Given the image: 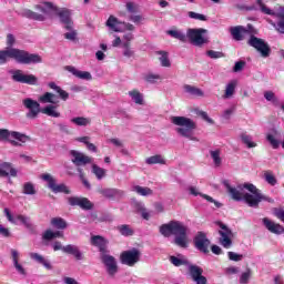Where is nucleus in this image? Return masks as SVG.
Returning <instances> with one entry per match:
<instances>
[{"label":"nucleus","mask_w":284,"mask_h":284,"mask_svg":"<svg viewBox=\"0 0 284 284\" xmlns=\"http://www.w3.org/2000/svg\"><path fill=\"white\" fill-rule=\"evenodd\" d=\"M36 10H39V12H34L33 10H24L23 14L27 17V19H33V21H45V14H49V12L54 11L61 23L64 24L65 30H71L74 26L72 19H71V10L68 8H62L59 10L54 3L51 1H44L43 3H39L34 6Z\"/></svg>","instance_id":"nucleus-1"},{"label":"nucleus","mask_w":284,"mask_h":284,"mask_svg":"<svg viewBox=\"0 0 284 284\" xmlns=\"http://www.w3.org/2000/svg\"><path fill=\"white\" fill-rule=\"evenodd\" d=\"M224 185L233 201L244 200L250 207H258L261 201H268V203H274V199H270V196H265L264 194H262L261 190H258V187H256L254 183H244L243 185V187H245V190H248L251 194H243V192H241V190H243L241 185H239V187H232V185H230L227 181L224 182Z\"/></svg>","instance_id":"nucleus-2"},{"label":"nucleus","mask_w":284,"mask_h":284,"mask_svg":"<svg viewBox=\"0 0 284 284\" xmlns=\"http://www.w3.org/2000/svg\"><path fill=\"white\" fill-rule=\"evenodd\" d=\"M16 43L14 34H7V48L6 50H0V65L8 63L10 59H14L18 63H42V57L40 54H31L27 50H20L19 48H12Z\"/></svg>","instance_id":"nucleus-3"},{"label":"nucleus","mask_w":284,"mask_h":284,"mask_svg":"<svg viewBox=\"0 0 284 284\" xmlns=\"http://www.w3.org/2000/svg\"><path fill=\"white\" fill-rule=\"evenodd\" d=\"M54 99L55 94H53L52 92H44V94L40 97L39 101H41L42 103H50V105H45V108L42 109L39 101H36L34 99L30 98L23 99L22 103L24 108L29 110V112H27V118L37 119L40 112H42V114H47L48 116H61L60 112L57 111V105H52V103H57Z\"/></svg>","instance_id":"nucleus-4"},{"label":"nucleus","mask_w":284,"mask_h":284,"mask_svg":"<svg viewBox=\"0 0 284 284\" xmlns=\"http://www.w3.org/2000/svg\"><path fill=\"white\" fill-rule=\"evenodd\" d=\"M160 233L165 237H170L173 234L175 236V245L179 247H187V226L181 221H170L169 223H164L160 227Z\"/></svg>","instance_id":"nucleus-5"},{"label":"nucleus","mask_w":284,"mask_h":284,"mask_svg":"<svg viewBox=\"0 0 284 284\" xmlns=\"http://www.w3.org/2000/svg\"><path fill=\"white\" fill-rule=\"evenodd\" d=\"M171 121L174 125H178L176 132L181 136L190 139V141H199L196 136H193V130H196L197 125L195 121L189 119L187 116H172Z\"/></svg>","instance_id":"nucleus-6"},{"label":"nucleus","mask_w":284,"mask_h":284,"mask_svg":"<svg viewBox=\"0 0 284 284\" xmlns=\"http://www.w3.org/2000/svg\"><path fill=\"white\" fill-rule=\"evenodd\" d=\"M30 140V136L21 132H10V130L0 128V141H9L11 145L18 148Z\"/></svg>","instance_id":"nucleus-7"},{"label":"nucleus","mask_w":284,"mask_h":284,"mask_svg":"<svg viewBox=\"0 0 284 284\" xmlns=\"http://www.w3.org/2000/svg\"><path fill=\"white\" fill-rule=\"evenodd\" d=\"M206 33L207 30L205 28H189L186 30L187 41H190V43L193 45L201 48L205 43H209L207 37H204Z\"/></svg>","instance_id":"nucleus-8"},{"label":"nucleus","mask_w":284,"mask_h":284,"mask_svg":"<svg viewBox=\"0 0 284 284\" xmlns=\"http://www.w3.org/2000/svg\"><path fill=\"white\" fill-rule=\"evenodd\" d=\"M247 43L252 48H255V50H257L263 58L270 57L272 52V48H270L268 43L264 39L255 37V34H251Z\"/></svg>","instance_id":"nucleus-9"},{"label":"nucleus","mask_w":284,"mask_h":284,"mask_svg":"<svg viewBox=\"0 0 284 284\" xmlns=\"http://www.w3.org/2000/svg\"><path fill=\"white\" fill-rule=\"evenodd\" d=\"M216 224L221 230L219 231L220 234V243L225 247L226 250H230L233 245L232 237L234 236L232 230L225 225V223H222V221H217Z\"/></svg>","instance_id":"nucleus-10"},{"label":"nucleus","mask_w":284,"mask_h":284,"mask_svg":"<svg viewBox=\"0 0 284 284\" xmlns=\"http://www.w3.org/2000/svg\"><path fill=\"white\" fill-rule=\"evenodd\" d=\"M53 250L54 252L61 250L62 252H64V254H71L72 256H74V258H77V261H82L83 258V254L78 245H62L61 241H55L53 243Z\"/></svg>","instance_id":"nucleus-11"},{"label":"nucleus","mask_w":284,"mask_h":284,"mask_svg":"<svg viewBox=\"0 0 284 284\" xmlns=\"http://www.w3.org/2000/svg\"><path fill=\"white\" fill-rule=\"evenodd\" d=\"M41 179L48 182L49 189L54 194H59V193L71 194V190H69L68 185H65L64 183L58 184L57 180L53 176H51V174H42Z\"/></svg>","instance_id":"nucleus-12"},{"label":"nucleus","mask_w":284,"mask_h":284,"mask_svg":"<svg viewBox=\"0 0 284 284\" xmlns=\"http://www.w3.org/2000/svg\"><path fill=\"white\" fill-rule=\"evenodd\" d=\"M41 179L48 182L49 189L54 194H59V193L71 194V190H69L68 185H65L64 183L58 184L57 180L53 176H51V174H42Z\"/></svg>","instance_id":"nucleus-13"},{"label":"nucleus","mask_w":284,"mask_h":284,"mask_svg":"<svg viewBox=\"0 0 284 284\" xmlns=\"http://www.w3.org/2000/svg\"><path fill=\"white\" fill-rule=\"evenodd\" d=\"M12 80L17 83H27L28 85H38V77L36 74H26L23 70H12Z\"/></svg>","instance_id":"nucleus-14"},{"label":"nucleus","mask_w":284,"mask_h":284,"mask_svg":"<svg viewBox=\"0 0 284 284\" xmlns=\"http://www.w3.org/2000/svg\"><path fill=\"white\" fill-rule=\"evenodd\" d=\"M120 258L123 265H129V267H133L135 263H139L141 258V252L136 247H133L132 250L122 252Z\"/></svg>","instance_id":"nucleus-15"},{"label":"nucleus","mask_w":284,"mask_h":284,"mask_svg":"<svg viewBox=\"0 0 284 284\" xmlns=\"http://www.w3.org/2000/svg\"><path fill=\"white\" fill-rule=\"evenodd\" d=\"M193 243L196 250L203 254L210 253L211 241L207 239V234H205V232H197L196 236L193 239Z\"/></svg>","instance_id":"nucleus-16"},{"label":"nucleus","mask_w":284,"mask_h":284,"mask_svg":"<svg viewBox=\"0 0 284 284\" xmlns=\"http://www.w3.org/2000/svg\"><path fill=\"white\" fill-rule=\"evenodd\" d=\"M257 3H260L262 12L277 17L278 21L277 23H273V26L277 32L284 34V12H273L270 8H267V6H265V3H263L262 0H257Z\"/></svg>","instance_id":"nucleus-17"},{"label":"nucleus","mask_w":284,"mask_h":284,"mask_svg":"<svg viewBox=\"0 0 284 284\" xmlns=\"http://www.w3.org/2000/svg\"><path fill=\"white\" fill-rule=\"evenodd\" d=\"M68 203L72 207L78 205L81 210H93L94 207V203L87 196H69Z\"/></svg>","instance_id":"nucleus-18"},{"label":"nucleus","mask_w":284,"mask_h":284,"mask_svg":"<svg viewBox=\"0 0 284 284\" xmlns=\"http://www.w3.org/2000/svg\"><path fill=\"white\" fill-rule=\"evenodd\" d=\"M101 260L106 267L108 274H110V276H114L118 272V263L114 256H111L110 254H106V252H104L101 256Z\"/></svg>","instance_id":"nucleus-19"},{"label":"nucleus","mask_w":284,"mask_h":284,"mask_svg":"<svg viewBox=\"0 0 284 284\" xmlns=\"http://www.w3.org/2000/svg\"><path fill=\"white\" fill-rule=\"evenodd\" d=\"M189 272L196 284H207L206 276H203V267H200L199 265H189Z\"/></svg>","instance_id":"nucleus-20"},{"label":"nucleus","mask_w":284,"mask_h":284,"mask_svg":"<svg viewBox=\"0 0 284 284\" xmlns=\"http://www.w3.org/2000/svg\"><path fill=\"white\" fill-rule=\"evenodd\" d=\"M70 154L72 156V163H74V165H77L78 168L92 163L91 156L83 154V152H79L78 150H71Z\"/></svg>","instance_id":"nucleus-21"},{"label":"nucleus","mask_w":284,"mask_h":284,"mask_svg":"<svg viewBox=\"0 0 284 284\" xmlns=\"http://www.w3.org/2000/svg\"><path fill=\"white\" fill-rule=\"evenodd\" d=\"M64 70L71 72L78 79H83L84 81H91L92 74L88 71L78 70L74 65H65Z\"/></svg>","instance_id":"nucleus-22"},{"label":"nucleus","mask_w":284,"mask_h":284,"mask_svg":"<svg viewBox=\"0 0 284 284\" xmlns=\"http://www.w3.org/2000/svg\"><path fill=\"white\" fill-rule=\"evenodd\" d=\"M263 224L265 225L266 230L271 232L272 234H283L284 227L281 225V223H274V221H271L270 219L265 217L263 219Z\"/></svg>","instance_id":"nucleus-23"},{"label":"nucleus","mask_w":284,"mask_h":284,"mask_svg":"<svg viewBox=\"0 0 284 284\" xmlns=\"http://www.w3.org/2000/svg\"><path fill=\"white\" fill-rule=\"evenodd\" d=\"M91 244L99 247L101 256H103L104 252H108V241L103 236H91Z\"/></svg>","instance_id":"nucleus-24"},{"label":"nucleus","mask_w":284,"mask_h":284,"mask_svg":"<svg viewBox=\"0 0 284 284\" xmlns=\"http://www.w3.org/2000/svg\"><path fill=\"white\" fill-rule=\"evenodd\" d=\"M0 176H18V170L13 168L12 163H1Z\"/></svg>","instance_id":"nucleus-25"},{"label":"nucleus","mask_w":284,"mask_h":284,"mask_svg":"<svg viewBox=\"0 0 284 284\" xmlns=\"http://www.w3.org/2000/svg\"><path fill=\"white\" fill-rule=\"evenodd\" d=\"M247 32L248 30L244 28V26H235L234 28H231V34L235 41H243Z\"/></svg>","instance_id":"nucleus-26"},{"label":"nucleus","mask_w":284,"mask_h":284,"mask_svg":"<svg viewBox=\"0 0 284 284\" xmlns=\"http://www.w3.org/2000/svg\"><path fill=\"white\" fill-rule=\"evenodd\" d=\"M30 258H32L37 263H40L41 265H43V267H45V270H53V265L51 264V262L48 261V258H44V256H42V254H38L37 252H31Z\"/></svg>","instance_id":"nucleus-27"},{"label":"nucleus","mask_w":284,"mask_h":284,"mask_svg":"<svg viewBox=\"0 0 284 284\" xmlns=\"http://www.w3.org/2000/svg\"><path fill=\"white\" fill-rule=\"evenodd\" d=\"M106 26H108V28H111V30H113L114 32L122 31V28H121L122 21H119V19L116 17H114L113 14H111L108 18Z\"/></svg>","instance_id":"nucleus-28"},{"label":"nucleus","mask_w":284,"mask_h":284,"mask_svg":"<svg viewBox=\"0 0 284 284\" xmlns=\"http://www.w3.org/2000/svg\"><path fill=\"white\" fill-rule=\"evenodd\" d=\"M64 234L63 232H60V230H57V232H52V230H45V232L42 234L43 241H53V239H63Z\"/></svg>","instance_id":"nucleus-29"},{"label":"nucleus","mask_w":284,"mask_h":284,"mask_svg":"<svg viewBox=\"0 0 284 284\" xmlns=\"http://www.w3.org/2000/svg\"><path fill=\"white\" fill-rule=\"evenodd\" d=\"M236 85H237V81L235 80L230 81L225 88L223 99H231L232 97H234V93L236 92Z\"/></svg>","instance_id":"nucleus-30"},{"label":"nucleus","mask_w":284,"mask_h":284,"mask_svg":"<svg viewBox=\"0 0 284 284\" xmlns=\"http://www.w3.org/2000/svg\"><path fill=\"white\" fill-rule=\"evenodd\" d=\"M51 225H52V227H55L60 232H61V230H67V227H68L67 221L64 219H62L61 216H55V217L51 219Z\"/></svg>","instance_id":"nucleus-31"},{"label":"nucleus","mask_w":284,"mask_h":284,"mask_svg":"<svg viewBox=\"0 0 284 284\" xmlns=\"http://www.w3.org/2000/svg\"><path fill=\"white\" fill-rule=\"evenodd\" d=\"M99 192H100V194H102V196H105L106 199H114L119 194H123V192H121V190H116L114 187H106L103 190H99Z\"/></svg>","instance_id":"nucleus-32"},{"label":"nucleus","mask_w":284,"mask_h":284,"mask_svg":"<svg viewBox=\"0 0 284 284\" xmlns=\"http://www.w3.org/2000/svg\"><path fill=\"white\" fill-rule=\"evenodd\" d=\"M49 88H51L52 90H55V92L59 94L60 99H62V101H68L70 94L69 92H67L65 90H62V88H60V85H57V83H54V81H51L49 83Z\"/></svg>","instance_id":"nucleus-33"},{"label":"nucleus","mask_w":284,"mask_h":284,"mask_svg":"<svg viewBox=\"0 0 284 284\" xmlns=\"http://www.w3.org/2000/svg\"><path fill=\"white\" fill-rule=\"evenodd\" d=\"M145 163H148V165H155L156 163L165 165L166 161L161 154H155L154 156H149Z\"/></svg>","instance_id":"nucleus-34"},{"label":"nucleus","mask_w":284,"mask_h":284,"mask_svg":"<svg viewBox=\"0 0 284 284\" xmlns=\"http://www.w3.org/2000/svg\"><path fill=\"white\" fill-rule=\"evenodd\" d=\"M169 34L174 39H179L183 43H186V41H189L187 32L185 34L184 32H181V30H169Z\"/></svg>","instance_id":"nucleus-35"},{"label":"nucleus","mask_w":284,"mask_h":284,"mask_svg":"<svg viewBox=\"0 0 284 284\" xmlns=\"http://www.w3.org/2000/svg\"><path fill=\"white\" fill-rule=\"evenodd\" d=\"M116 230L120 234H122V236H133L134 234V230L131 227V225H118Z\"/></svg>","instance_id":"nucleus-36"},{"label":"nucleus","mask_w":284,"mask_h":284,"mask_svg":"<svg viewBox=\"0 0 284 284\" xmlns=\"http://www.w3.org/2000/svg\"><path fill=\"white\" fill-rule=\"evenodd\" d=\"M17 221H20V223H22V225H24V227H27L30 231H33V224L31 223V220L29 216H24L23 214H18L16 216Z\"/></svg>","instance_id":"nucleus-37"},{"label":"nucleus","mask_w":284,"mask_h":284,"mask_svg":"<svg viewBox=\"0 0 284 284\" xmlns=\"http://www.w3.org/2000/svg\"><path fill=\"white\" fill-rule=\"evenodd\" d=\"M133 192H136V194H140L141 196H150L153 194V190H151V187H142V185H134Z\"/></svg>","instance_id":"nucleus-38"},{"label":"nucleus","mask_w":284,"mask_h":284,"mask_svg":"<svg viewBox=\"0 0 284 284\" xmlns=\"http://www.w3.org/2000/svg\"><path fill=\"white\" fill-rule=\"evenodd\" d=\"M129 94L133 99L134 103H138L139 105H143L144 103L143 94H141L139 90H131Z\"/></svg>","instance_id":"nucleus-39"},{"label":"nucleus","mask_w":284,"mask_h":284,"mask_svg":"<svg viewBox=\"0 0 284 284\" xmlns=\"http://www.w3.org/2000/svg\"><path fill=\"white\" fill-rule=\"evenodd\" d=\"M156 53L160 54L161 65H163V68H170L171 61L169 59L168 52H165V50H159Z\"/></svg>","instance_id":"nucleus-40"},{"label":"nucleus","mask_w":284,"mask_h":284,"mask_svg":"<svg viewBox=\"0 0 284 284\" xmlns=\"http://www.w3.org/2000/svg\"><path fill=\"white\" fill-rule=\"evenodd\" d=\"M71 122L74 123L75 125H90L91 119H88L85 116H74L71 119Z\"/></svg>","instance_id":"nucleus-41"},{"label":"nucleus","mask_w":284,"mask_h":284,"mask_svg":"<svg viewBox=\"0 0 284 284\" xmlns=\"http://www.w3.org/2000/svg\"><path fill=\"white\" fill-rule=\"evenodd\" d=\"M92 172L93 174H95L97 179L99 180L103 179L106 174V171L97 164L92 165Z\"/></svg>","instance_id":"nucleus-42"},{"label":"nucleus","mask_w":284,"mask_h":284,"mask_svg":"<svg viewBox=\"0 0 284 284\" xmlns=\"http://www.w3.org/2000/svg\"><path fill=\"white\" fill-rule=\"evenodd\" d=\"M264 179L270 185H276L277 179L274 176L273 172L267 170L264 172Z\"/></svg>","instance_id":"nucleus-43"},{"label":"nucleus","mask_w":284,"mask_h":284,"mask_svg":"<svg viewBox=\"0 0 284 284\" xmlns=\"http://www.w3.org/2000/svg\"><path fill=\"white\" fill-rule=\"evenodd\" d=\"M211 156L214 161V164L216 166H220L222 163L221 150H211Z\"/></svg>","instance_id":"nucleus-44"},{"label":"nucleus","mask_w":284,"mask_h":284,"mask_svg":"<svg viewBox=\"0 0 284 284\" xmlns=\"http://www.w3.org/2000/svg\"><path fill=\"white\" fill-rule=\"evenodd\" d=\"M22 192H23V194H30V195L37 194V190L34 187L33 183H31V182L23 184Z\"/></svg>","instance_id":"nucleus-45"},{"label":"nucleus","mask_w":284,"mask_h":284,"mask_svg":"<svg viewBox=\"0 0 284 284\" xmlns=\"http://www.w3.org/2000/svg\"><path fill=\"white\" fill-rule=\"evenodd\" d=\"M186 92H190V94H194L196 97H203V90L200 88H195L194 85H185Z\"/></svg>","instance_id":"nucleus-46"},{"label":"nucleus","mask_w":284,"mask_h":284,"mask_svg":"<svg viewBox=\"0 0 284 284\" xmlns=\"http://www.w3.org/2000/svg\"><path fill=\"white\" fill-rule=\"evenodd\" d=\"M161 79L162 78H161L160 74H153L152 72H150L149 74L144 75V81H146L148 83H156Z\"/></svg>","instance_id":"nucleus-47"},{"label":"nucleus","mask_w":284,"mask_h":284,"mask_svg":"<svg viewBox=\"0 0 284 284\" xmlns=\"http://www.w3.org/2000/svg\"><path fill=\"white\" fill-rule=\"evenodd\" d=\"M266 139L274 150L280 148L281 142L274 136V134H267Z\"/></svg>","instance_id":"nucleus-48"},{"label":"nucleus","mask_w":284,"mask_h":284,"mask_svg":"<svg viewBox=\"0 0 284 284\" xmlns=\"http://www.w3.org/2000/svg\"><path fill=\"white\" fill-rule=\"evenodd\" d=\"M241 138H242V142L245 143L247 148H256L257 143H254V141H252L248 134H242Z\"/></svg>","instance_id":"nucleus-49"},{"label":"nucleus","mask_w":284,"mask_h":284,"mask_svg":"<svg viewBox=\"0 0 284 284\" xmlns=\"http://www.w3.org/2000/svg\"><path fill=\"white\" fill-rule=\"evenodd\" d=\"M135 207L139 212H141L142 217L145 219V221H149L150 214H149L148 210H145V207H143L142 203H136Z\"/></svg>","instance_id":"nucleus-50"},{"label":"nucleus","mask_w":284,"mask_h":284,"mask_svg":"<svg viewBox=\"0 0 284 284\" xmlns=\"http://www.w3.org/2000/svg\"><path fill=\"white\" fill-rule=\"evenodd\" d=\"M252 276V270L247 268L246 272H243L240 278V283L247 284Z\"/></svg>","instance_id":"nucleus-51"},{"label":"nucleus","mask_w":284,"mask_h":284,"mask_svg":"<svg viewBox=\"0 0 284 284\" xmlns=\"http://www.w3.org/2000/svg\"><path fill=\"white\" fill-rule=\"evenodd\" d=\"M187 14L191 19H196L199 21H207V17L205 14H201L199 12L193 11H190Z\"/></svg>","instance_id":"nucleus-52"},{"label":"nucleus","mask_w":284,"mask_h":284,"mask_svg":"<svg viewBox=\"0 0 284 284\" xmlns=\"http://www.w3.org/2000/svg\"><path fill=\"white\" fill-rule=\"evenodd\" d=\"M206 54L211 59H222L223 57H225L224 52H219L216 50H207Z\"/></svg>","instance_id":"nucleus-53"},{"label":"nucleus","mask_w":284,"mask_h":284,"mask_svg":"<svg viewBox=\"0 0 284 284\" xmlns=\"http://www.w3.org/2000/svg\"><path fill=\"white\" fill-rule=\"evenodd\" d=\"M264 97L266 101H273V103H278L276 94H274V92L272 91L264 92Z\"/></svg>","instance_id":"nucleus-54"},{"label":"nucleus","mask_w":284,"mask_h":284,"mask_svg":"<svg viewBox=\"0 0 284 284\" xmlns=\"http://www.w3.org/2000/svg\"><path fill=\"white\" fill-rule=\"evenodd\" d=\"M274 215L276 216V219L282 221V223H284V207H275Z\"/></svg>","instance_id":"nucleus-55"},{"label":"nucleus","mask_w":284,"mask_h":284,"mask_svg":"<svg viewBox=\"0 0 284 284\" xmlns=\"http://www.w3.org/2000/svg\"><path fill=\"white\" fill-rule=\"evenodd\" d=\"M77 34H78V32H77V30H73V26H72L71 30H69V32L64 33V38L69 39L70 41H74L77 39Z\"/></svg>","instance_id":"nucleus-56"},{"label":"nucleus","mask_w":284,"mask_h":284,"mask_svg":"<svg viewBox=\"0 0 284 284\" xmlns=\"http://www.w3.org/2000/svg\"><path fill=\"white\" fill-rule=\"evenodd\" d=\"M11 254H12V261H13L14 267H16V270H18L20 254H19L18 250H11Z\"/></svg>","instance_id":"nucleus-57"},{"label":"nucleus","mask_w":284,"mask_h":284,"mask_svg":"<svg viewBox=\"0 0 284 284\" xmlns=\"http://www.w3.org/2000/svg\"><path fill=\"white\" fill-rule=\"evenodd\" d=\"M246 61H236L233 68V72H241L245 68Z\"/></svg>","instance_id":"nucleus-58"},{"label":"nucleus","mask_w":284,"mask_h":284,"mask_svg":"<svg viewBox=\"0 0 284 284\" xmlns=\"http://www.w3.org/2000/svg\"><path fill=\"white\" fill-rule=\"evenodd\" d=\"M170 261L175 267H180L181 265H184V261L182 258H178V256H171Z\"/></svg>","instance_id":"nucleus-59"},{"label":"nucleus","mask_w":284,"mask_h":284,"mask_svg":"<svg viewBox=\"0 0 284 284\" xmlns=\"http://www.w3.org/2000/svg\"><path fill=\"white\" fill-rule=\"evenodd\" d=\"M229 258L231 261H242L243 254H236V252H229Z\"/></svg>","instance_id":"nucleus-60"},{"label":"nucleus","mask_w":284,"mask_h":284,"mask_svg":"<svg viewBox=\"0 0 284 284\" xmlns=\"http://www.w3.org/2000/svg\"><path fill=\"white\" fill-rule=\"evenodd\" d=\"M197 114H199V116H202V119H204V121H207L209 123H214V121H212V119H210L207 112H204L203 110H199Z\"/></svg>","instance_id":"nucleus-61"},{"label":"nucleus","mask_w":284,"mask_h":284,"mask_svg":"<svg viewBox=\"0 0 284 284\" xmlns=\"http://www.w3.org/2000/svg\"><path fill=\"white\" fill-rule=\"evenodd\" d=\"M4 214H6V216H7V219H8V221H9L10 223H13V224L17 223V221H16L14 216H12V214H11L9 207H6V209H4Z\"/></svg>","instance_id":"nucleus-62"},{"label":"nucleus","mask_w":284,"mask_h":284,"mask_svg":"<svg viewBox=\"0 0 284 284\" xmlns=\"http://www.w3.org/2000/svg\"><path fill=\"white\" fill-rule=\"evenodd\" d=\"M0 234L2 236H4L6 239H8L9 236H11V232L8 227H3V225H0Z\"/></svg>","instance_id":"nucleus-63"},{"label":"nucleus","mask_w":284,"mask_h":284,"mask_svg":"<svg viewBox=\"0 0 284 284\" xmlns=\"http://www.w3.org/2000/svg\"><path fill=\"white\" fill-rule=\"evenodd\" d=\"M143 17L141 14H132L130 17V20L133 21L134 23H140L142 21Z\"/></svg>","instance_id":"nucleus-64"}]
</instances>
